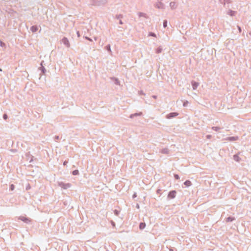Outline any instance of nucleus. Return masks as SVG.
Wrapping results in <instances>:
<instances>
[{
    "label": "nucleus",
    "instance_id": "obj_1",
    "mask_svg": "<svg viewBox=\"0 0 251 251\" xmlns=\"http://www.w3.org/2000/svg\"><path fill=\"white\" fill-rule=\"evenodd\" d=\"M19 219L26 223H28L31 222V220L29 219L25 216H20L19 217Z\"/></svg>",
    "mask_w": 251,
    "mask_h": 251
},
{
    "label": "nucleus",
    "instance_id": "obj_2",
    "mask_svg": "<svg viewBox=\"0 0 251 251\" xmlns=\"http://www.w3.org/2000/svg\"><path fill=\"white\" fill-rule=\"evenodd\" d=\"M176 191H172L168 194V198L170 199H173L176 197Z\"/></svg>",
    "mask_w": 251,
    "mask_h": 251
},
{
    "label": "nucleus",
    "instance_id": "obj_3",
    "mask_svg": "<svg viewBox=\"0 0 251 251\" xmlns=\"http://www.w3.org/2000/svg\"><path fill=\"white\" fill-rule=\"evenodd\" d=\"M177 115V114L176 113H170L169 115H168L167 117L168 118H169L171 117L176 116Z\"/></svg>",
    "mask_w": 251,
    "mask_h": 251
},
{
    "label": "nucleus",
    "instance_id": "obj_4",
    "mask_svg": "<svg viewBox=\"0 0 251 251\" xmlns=\"http://www.w3.org/2000/svg\"><path fill=\"white\" fill-rule=\"evenodd\" d=\"M63 42L64 44H66L67 45L68 47L69 46V41L68 40V39L66 38H64L63 39Z\"/></svg>",
    "mask_w": 251,
    "mask_h": 251
},
{
    "label": "nucleus",
    "instance_id": "obj_5",
    "mask_svg": "<svg viewBox=\"0 0 251 251\" xmlns=\"http://www.w3.org/2000/svg\"><path fill=\"white\" fill-rule=\"evenodd\" d=\"M146 226V224L144 223H140V225H139V228L140 229H144Z\"/></svg>",
    "mask_w": 251,
    "mask_h": 251
},
{
    "label": "nucleus",
    "instance_id": "obj_6",
    "mask_svg": "<svg viewBox=\"0 0 251 251\" xmlns=\"http://www.w3.org/2000/svg\"><path fill=\"white\" fill-rule=\"evenodd\" d=\"M184 185L186 186H190L191 185V182L189 180H186L184 183Z\"/></svg>",
    "mask_w": 251,
    "mask_h": 251
},
{
    "label": "nucleus",
    "instance_id": "obj_7",
    "mask_svg": "<svg viewBox=\"0 0 251 251\" xmlns=\"http://www.w3.org/2000/svg\"><path fill=\"white\" fill-rule=\"evenodd\" d=\"M233 158H234V159L236 161H237V162L239 161L240 160V158L239 156L238 155H234Z\"/></svg>",
    "mask_w": 251,
    "mask_h": 251
},
{
    "label": "nucleus",
    "instance_id": "obj_8",
    "mask_svg": "<svg viewBox=\"0 0 251 251\" xmlns=\"http://www.w3.org/2000/svg\"><path fill=\"white\" fill-rule=\"evenodd\" d=\"M37 30H38V28L36 26H33L31 27V30L33 32H36V31H37Z\"/></svg>",
    "mask_w": 251,
    "mask_h": 251
},
{
    "label": "nucleus",
    "instance_id": "obj_9",
    "mask_svg": "<svg viewBox=\"0 0 251 251\" xmlns=\"http://www.w3.org/2000/svg\"><path fill=\"white\" fill-rule=\"evenodd\" d=\"M73 174L74 175H77L78 174V170H75L73 172Z\"/></svg>",
    "mask_w": 251,
    "mask_h": 251
},
{
    "label": "nucleus",
    "instance_id": "obj_10",
    "mask_svg": "<svg viewBox=\"0 0 251 251\" xmlns=\"http://www.w3.org/2000/svg\"><path fill=\"white\" fill-rule=\"evenodd\" d=\"M163 26L164 27H166L167 26V21H165L163 23Z\"/></svg>",
    "mask_w": 251,
    "mask_h": 251
},
{
    "label": "nucleus",
    "instance_id": "obj_11",
    "mask_svg": "<svg viewBox=\"0 0 251 251\" xmlns=\"http://www.w3.org/2000/svg\"><path fill=\"white\" fill-rule=\"evenodd\" d=\"M14 189V185L13 184H11L10 186V189L11 190H13Z\"/></svg>",
    "mask_w": 251,
    "mask_h": 251
},
{
    "label": "nucleus",
    "instance_id": "obj_12",
    "mask_svg": "<svg viewBox=\"0 0 251 251\" xmlns=\"http://www.w3.org/2000/svg\"><path fill=\"white\" fill-rule=\"evenodd\" d=\"M237 139V138L236 137H230V140H236Z\"/></svg>",
    "mask_w": 251,
    "mask_h": 251
},
{
    "label": "nucleus",
    "instance_id": "obj_13",
    "mask_svg": "<svg viewBox=\"0 0 251 251\" xmlns=\"http://www.w3.org/2000/svg\"><path fill=\"white\" fill-rule=\"evenodd\" d=\"M3 118L5 119V120H6L7 119V116L6 114H4L3 115Z\"/></svg>",
    "mask_w": 251,
    "mask_h": 251
},
{
    "label": "nucleus",
    "instance_id": "obj_14",
    "mask_svg": "<svg viewBox=\"0 0 251 251\" xmlns=\"http://www.w3.org/2000/svg\"><path fill=\"white\" fill-rule=\"evenodd\" d=\"M175 178H176V179H179V176H178L177 175H176L175 176Z\"/></svg>",
    "mask_w": 251,
    "mask_h": 251
},
{
    "label": "nucleus",
    "instance_id": "obj_15",
    "mask_svg": "<svg viewBox=\"0 0 251 251\" xmlns=\"http://www.w3.org/2000/svg\"><path fill=\"white\" fill-rule=\"evenodd\" d=\"M106 48H107V49L108 50H110V46H107Z\"/></svg>",
    "mask_w": 251,
    "mask_h": 251
},
{
    "label": "nucleus",
    "instance_id": "obj_16",
    "mask_svg": "<svg viewBox=\"0 0 251 251\" xmlns=\"http://www.w3.org/2000/svg\"><path fill=\"white\" fill-rule=\"evenodd\" d=\"M213 129L214 128L215 130H217L218 129V127H213Z\"/></svg>",
    "mask_w": 251,
    "mask_h": 251
},
{
    "label": "nucleus",
    "instance_id": "obj_17",
    "mask_svg": "<svg viewBox=\"0 0 251 251\" xmlns=\"http://www.w3.org/2000/svg\"><path fill=\"white\" fill-rule=\"evenodd\" d=\"M238 29H239V31L241 32V27H238Z\"/></svg>",
    "mask_w": 251,
    "mask_h": 251
},
{
    "label": "nucleus",
    "instance_id": "obj_18",
    "mask_svg": "<svg viewBox=\"0 0 251 251\" xmlns=\"http://www.w3.org/2000/svg\"><path fill=\"white\" fill-rule=\"evenodd\" d=\"M195 86H197V85H194L193 87H195Z\"/></svg>",
    "mask_w": 251,
    "mask_h": 251
},
{
    "label": "nucleus",
    "instance_id": "obj_19",
    "mask_svg": "<svg viewBox=\"0 0 251 251\" xmlns=\"http://www.w3.org/2000/svg\"><path fill=\"white\" fill-rule=\"evenodd\" d=\"M195 86H197V85H194L193 87H195Z\"/></svg>",
    "mask_w": 251,
    "mask_h": 251
},
{
    "label": "nucleus",
    "instance_id": "obj_20",
    "mask_svg": "<svg viewBox=\"0 0 251 251\" xmlns=\"http://www.w3.org/2000/svg\"><path fill=\"white\" fill-rule=\"evenodd\" d=\"M195 86H197V85H194L193 87H195Z\"/></svg>",
    "mask_w": 251,
    "mask_h": 251
},
{
    "label": "nucleus",
    "instance_id": "obj_21",
    "mask_svg": "<svg viewBox=\"0 0 251 251\" xmlns=\"http://www.w3.org/2000/svg\"><path fill=\"white\" fill-rule=\"evenodd\" d=\"M65 164H66V162H64V165H65Z\"/></svg>",
    "mask_w": 251,
    "mask_h": 251
},
{
    "label": "nucleus",
    "instance_id": "obj_22",
    "mask_svg": "<svg viewBox=\"0 0 251 251\" xmlns=\"http://www.w3.org/2000/svg\"><path fill=\"white\" fill-rule=\"evenodd\" d=\"M2 71V70H1V69H0V71Z\"/></svg>",
    "mask_w": 251,
    "mask_h": 251
}]
</instances>
